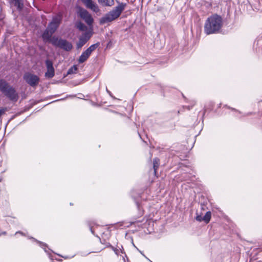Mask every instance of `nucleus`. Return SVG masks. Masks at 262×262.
Listing matches in <instances>:
<instances>
[{"instance_id": "dca6fc26", "label": "nucleus", "mask_w": 262, "mask_h": 262, "mask_svg": "<svg viewBox=\"0 0 262 262\" xmlns=\"http://www.w3.org/2000/svg\"><path fill=\"white\" fill-rule=\"evenodd\" d=\"M77 66L76 65L73 66L68 71L67 75L75 74L77 71Z\"/></svg>"}, {"instance_id": "423d86ee", "label": "nucleus", "mask_w": 262, "mask_h": 262, "mask_svg": "<svg viewBox=\"0 0 262 262\" xmlns=\"http://www.w3.org/2000/svg\"><path fill=\"white\" fill-rule=\"evenodd\" d=\"M24 79L26 82L33 88H35L40 81L39 77L33 74L27 73L24 76Z\"/></svg>"}, {"instance_id": "ddd939ff", "label": "nucleus", "mask_w": 262, "mask_h": 262, "mask_svg": "<svg viewBox=\"0 0 262 262\" xmlns=\"http://www.w3.org/2000/svg\"><path fill=\"white\" fill-rule=\"evenodd\" d=\"M10 3L16 7L19 11L21 10L23 8L24 3L23 0H11Z\"/></svg>"}, {"instance_id": "a211bd4d", "label": "nucleus", "mask_w": 262, "mask_h": 262, "mask_svg": "<svg viewBox=\"0 0 262 262\" xmlns=\"http://www.w3.org/2000/svg\"><path fill=\"white\" fill-rule=\"evenodd\" d=\"M196 220L199 222L203 221V216H202L201 215H197Z\"/></svg>"}, {"instance_id": "f03ea898", "label": "nucleus", "mask_w": 262, "mask_h": 262, "mask_svg": "<svg viewBox=\"0 0 262 262\" xmlns=\"http://www.w3.org/2000/svg\"><path fill=\"white\" fill-rule=\"evenodd\" d=\"M0 91L6 96L9 100L15 103L19 99V95L16 90L10 85L5 80L0 79Z\"/></svg>"}, {"instance_id": "0eeeda50", "label": "nucleus", "mask_w": 262, "mask_h": 262, "mask_svg": "<svg viewBox=\"0 0 262 262\" xmlns=\"http://www.w3.org/2000/svg\"><path fill=\"white\" fill-rule=\"evenodd\" d=\"M62 17L60 14H58L53 17L51 22L49 24L47 28L51 32L54 33L59 27Z\"/></svg>"}, {"instance_id": "39448f33", "label": "nucleus", "mask_w": 262, "mask_h": 262, "mask_svg": "<svg viewBox=\"0 0 262 262\" xmlns=\"http://www.w3.org/2000/svg\"><path fill=\"white\" fill-rule=\"evenodd\" d=\"M77 15L82 19L88 25V28L93 29V24L94 23V19L92 15L85 9L79 7L77 11Z\"/></svg>"}, {"instance_id": "7ed1b4c3", "label": "nucleus", "mask_w": 262, "mask_h": 262, "mask_svg": "<svg viewBox=\"0 0 262 262\" xmlns=\"http://www.w3.org/2000/svg\"><path fill=\"white\" fill-rule=\"evenodd\" d=\"M222 18L217 15H213L208 18L205 25V32L207 34L218 31L222 27Z\"/></svg>"}, {"instance_id": "9d476101", "label": "nucleus", "mask_w": 262, "mask_h": 262, "mask_svg": "<svg viewBox=\"0 0 262 262\" xmlns=\"http://www.w3.org/2000/svg\"><path fill=\"white\" fill-rule=\"evenodd\" d=\"M85 6L94 11V12H98L100 11L98 6L92 0H80Z\"/></svg>"}, {"instance_id": "1a4fd4ad", "label": "nucleus", "mask_w": 262, "mask_h": 262, "mask_svg": "<svg viewBox=\"0 0 262 262\" xmlns=\"http://www.w3.org/2000/svg\"><path fill=\"white\" fill-rule=\"evenodd\" d=\"M45 63L47 67V72L45 74V76L47 78H52L55 75L53 63L49 59H47Z\"/></svg>"}, {"instance_id": "6e6552de", "label": "nucleus", "mask_w": 262, "mask_h": 262, "mask_svg": "<svg viewBox=\"0 0 262 262\" xmlns=\"http://www.w3.org/2000/svg\"><path fill=\"white\" fill-rule=\"evenodd\" d=\"M97 44L91 45L84 52H83L79 58L78 61L80 63H82L86 61L89 57L93 51H94L97 47Z\"/></svg>"}, {"instance_id": "20e7f679", "label": "nucleus", "mask_w": 262, "mask_h": 262, "mask_svg": "<svg viewBox=\"0 0 262 262\" xmlns=\"http://www.w3.org/2000/svg\"><path fill=\"white\" fill-rule=\"evenodd\" d=\"M125 6L126 5L125 4H119L114 9L102 17L100 20V23L103 24L112 21L118 18L122 12L125 9Z\"/></svg>"}, {"instance_id": "f8f14e48", "label": "nucleus", "mask_w": 262, "mask_h": 262, "mask_svg": "<svg viewBox=\"0 0 262 262\" xmlns=\"http://www.w3.org/2000/svg\"><path fill=\"white\" fill-rule=\"evenodd\" d=\"M54 33L51 32L47 28L42 35V39L45 41H51L52 35Z\"/></svg>"}, {"instance_id": "6ab92c4d", "label": "nucleus", "mask_w": 262, "mask_h": 262, "mask_svg": "<svg viewBox=\"0 0 262 262\" xmlns=\"http://www.w3.org/2000/svg\"><path fill=\"white\" fill-rule=\"evenodd\" d=\"M72 45L71 43L67 42V51L72 49Z\"/></svg>"}, {"instance_id": "2eb2a0df", "label": "nucleus", "mask_w": 262, "mask_h": 262, "mask_svg": "<svg viewBox=\"0 0 262 262\" xmlns=\"http://www.w3.org/2000/svg\"><path fill=\"white\" fill-rule=\"evenodd\" d=\"M211 217V213L210 211H207L203 216V221L206 223L209 222Z\"/></svg>"}, {"instance_id": "aec40b11", "label": "nucleus", "mask_w": 262, "mask_h": 262, "mask_svg": "<svg viewBox=\"0 0 262 262\" xmlns=\"http://www.w3.org/2000/svg\"><path fill=\"white\" fill-rule=\"evenodd\" d=\"M2 180L0 179V182H1Z\"/></svg>"}, {"instance_id": "9b49d317", "label": "nucleus", "mask_w": 262, "mask_h": 262, "mask_svg": "<svg viewBox=\"0 0 262 262\" xmlns=\"http://www.w3.org/2000/svg\"><path fill=\"white\" fill-rule=\"evenodd\" d=\"M50 42L55 47L66 50V40L58 38V37L56 36H53L52 37Z\"/></svg>"}, {"instance_id": "f3484780", "label": "nucleus", "mask_w": 262, "mask_h": 262, "mask_svg": "<svg viewBox=\"0 0 262 262\" xmlns=\"http://www.w3.org/2000/svg\"><path fill=\"white\" fill-rule=\"evenodd\" d=\"M158 166V160H155L154 161V168L155 169V171L156 172V169L157 168Z\"/></svg>"}, {"instance_id": "4468645a", "label": "nucleus", "mask_w": 262, "mask_h": 262, "mask_svg": "<svg viewBox=\"0 0 262 262\" xmlns=\"http://www.w3.org/2000/svg\"><path fill=\"white\" fill-rule=\"evenodd\" d=\"M98 2L102 6L111 7L114 4V0H98Z\"/></svg>"}, {"instance_id": "f257e3e1", "label": "nucleus", "mask_w": 262, "mask_h": 262, "mask_svg": "<svg viewBox=\"0 0 262 262\" xmlns=\"http://www.w3.org/2000/svg\"><path fill=\"white\" fill-rule=\"evenodd\" d=\"M75 27L79 31L84 32L80 37L79 40L76 44L77 48L79 49L81 48L92 37L94 33V29H92V27L88 28L87 26L80 21H78L76 23Z\"/></svg>"}]
</instances>
